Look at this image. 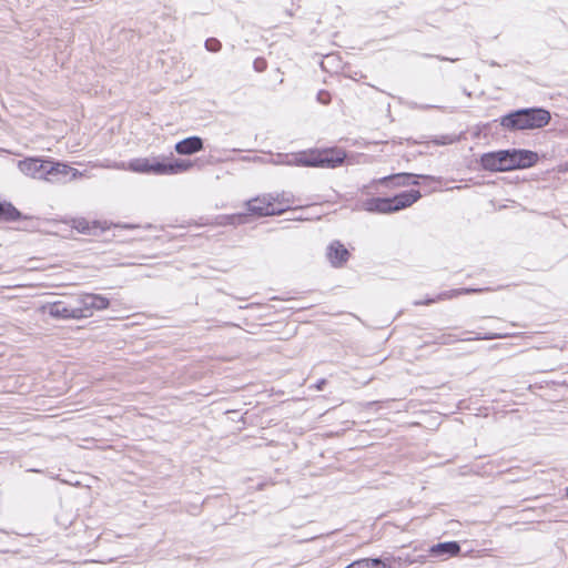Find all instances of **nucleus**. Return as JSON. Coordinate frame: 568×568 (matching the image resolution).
I'll return each mask as SVG.
<instances>
[{"instance_id": "f257e3e1", "label": "nucleus", "mask_w": 568, "mask_h": 568, "mask_svg": "<svg viewBox=\"0 0 568 568\" xmlns=\"http://www.w3.org/2000/svg\"><path fill=\"white\" fill-rule=\"evenodd\" d=\"M538 160L537 153L528 150H505L485 153L481 155L480 164L489 171H510L515 169L529 168Z\"/></svg>"}, {"instance_id": "f03ea898", "label": "nucleus", "mask_w": 568, "mask_h": 568, "mask_svg": "<svg viewBox=\"0 0 568 568\" xmlns=\"http://www.w3.org/2000/svg\"><path fill=\"white\" fill-rule=\"evenodd\" d=\"M550 113L544 109H521L501 118L500 124L508 130H532L547 125Z\"/></svg>"}, {"instance_id": "7ed1b4c3", "label": "nucleus", "mask_w": 568, "mask_h": 568, "mask_svg": "<svg viewBox=\"0 0 568 568\" xmlns=\"http://www.w3.org/2000/svg\"><path fill=\"white\" fill-rule=\"evenodd\" d=\"M346 153L339 149H328L323 151H313L310 153H300L292 156L287 161H277L276 163L287 165H302V166H321V168H336L342 164Z\"/></svg>"}, {"instance_id": "20e7f679", "label": "nucleus", "mask_w": 568, "mask_h": 568, "mask_svg": "<svg viewBox=\"0 0 568 568\" xmlns=\"http://www.w3.org/2000/svg\"><path fill=\"white\" fill-rule=\"evenodd\" d=\"M420 192L417 190H410L408 192H403L394 197H373L363 202V210L367 212H376V213H393L405 207L410 206L420 197Z\"/></svg>"}, {"instance_id": "39448f33", "label": "nucleus", "mask_w": 568, "mask_h": 568, "mask_svg": "<svg viewBox=\"0 0 568 568\" xmlns=\"http://www.w3.org/2000/svg\"><path fill=\"white\" fill-rule=\"evenodd\" d=\"M75 311L81 314V318H88L95 311H102L109 307L110 301L100 294L84 293L73 297Z\"/></svg>"}, {"instance_id": "423d86ee", "label": "nucleus", "mask_w": 568, "mask_h": 568, "mask_svg": "<svg viewBox=\"0 0 568 568\" xmlns=\"http://www.w3.org/2000/svg\"><path fill=\"white\" fill-rule=\"evenodd\" d=\"M103 168H112L118 170H130L136 173H152L163 175V172L168 171L163 168V163L151 161L149 159H134L128 164L124 162L113 164H102Z\"/></svg>"}, {"instance_id": "0eeeda50", "label": "nucleus", "mask_w": 568, "mask_h": 568, "mask_svg": "<svg viewBox=\"0 0 568 568\" xmlns=\"http://www.w3.org/2000/svg\"><path fill=\"white\" fill-rule=\"evenodd\" d=\"M41 311L48 313L53 318L59 320H81V314L75 311L73 297L69 301H57L42 305Z\"/></svg>"}, {"instance_id": "6e6552de", "label": "nucleus", "mask_w": 568, "mask_h": 568, "mask_svg": "<svg viewBox=\"0 0 568 568\" xmlns=\"http://www.w3.org/2000/svg\"><path fill=\"white\" fill-rule=\"evenodd\" d=\"M271 193L256 196L246 202L247 212L258 216L280 215L285 209L273 206Z\"/></svg>"}, {"instance_id": "1a4fd4ad", "label": "nucleus", "mask_w": 568, "mask_h": 568, "mask_svg": "<svg viewBox=\"0 0 568 568\" xmlns=\"http://www.w3.org/2000/svg\"><path fill=\"white\" fill-rule=\"evenodd\" d=\"M47 162L40 158H27L18 162V168L27 176L44 180Z\"/></svg>"}, {"instance_id": "9d476101", "label": "nucleus", "mask_w": 568, "mask_h": 568, "mask_svg": "<svg viewBox=\"0 0 568 568\" xmlns=\"http://www.w3.org/2000/svg\"><path fill=\"white\" fill-rule=\"evenodd\" d=\"M70 166L65 163L48 160L44 180L48 182H63L68 176Z\"/></svg>"}, {"instance_id": "9b49d317", "label": "nucleus", "mask_w": 568, "mask_h": 568, "mask_svg": "<svg viewBox=\"0 0 568 568\" xmlns=\"http://www.w3.org/2000/svg\"><path fill=\"white\" fill-rule=\"evenodd\" d=\"M460 551V546L456 541H446L434 545L429 549V554L434 557L448 558L457 556Z\"/></svg>"}, {"instance_id": "f8f14e48", "label": "nucleus", "mask_w": 568, "mask_h": 568, "mask_svg": "<svg viewBox=\"0 0 568 568\" xmlns=\"http://www.w3.org/2000/svg\"><path fill=\"white\" fill-rule=\"evenodd\" d=\"M203 149V141L199 136L186 138L175 144V151L182 155H190Z\"/></svg>"}, {"instance_id": "ddd939ff", "label": "nucleus", "mask_w": 568, "mask_h": 568, "mask_svg": "<svg viewBox=\"0 0 568 568\" xmlns=\"http://www.w3.org/2000/svg\"><path fill=\"white\" fill-rule=\"evenodd\" d=\"M348 257V251L343 244L335 242L328 248V258L333 265H341Z\"/></svg>"}, {"instance_id": "4468645a", "label": "nucleus", "mask_w": 568, "mask_h": 568, "mask_svg": "<svg viewBox=\"0 0 568 568\" xmlns=\"http://www.w3.org/2000/svg\"><path fill=\"white\" fill-rule=\"evenodd\" d=\"M389 562L382 560L379 558H365L352 562L346 568H389Z\"/></svg>"}, {"instance_id": "2eb2a0df", "label": "nucleus", "mask_w": 568, "mask_h": 568, "mask_svg": "<svg viewBox=\"0 0 568 568\" xmlns=\"http://www.w3.org/2000/svg\"><path fill=\"white\" fill-rule=\"evenodd\" d=\"M192 166H193V163L189 160H176L174 163H169V164L163 163V168L168 170V171L163 172V175L187 171Z\"/></svg>"}, {"instance_id": "dca6fc26", "label": "nucleus", "mask_w": 568, "mask_h": 568, "mask_svg": "<svg viewBox=\"0 0 568 568\" xmlns=\"http://www.w3.org/2000/svg\"><path fill=\"white\" fill-rule=\"evenodd\" d=\"M20 217V212L10 203L0 202V221H16Z\"/></svg>"}, {"instance_id": "f3484780", "label": "nucleus", "mask_w": 568, "mask_h": 568, "mask_svg": "<svg viewBox=\"0 0 568 568\" xmlns=\"http://www.w3.org/2000/svg\"><path fill=\"white\" fill-rule=\"evenodd\" d=\"M271 196L273 197V206L276 207V205L282 206L281 209H288L290 205L293 203L292 195L287 192H281V193H271Z\"/></svg>"}, {"instance_id": "a211bd4d", "label": "nucleus", "mask_w": 568, "mask_h": 568, "mask_svg": "<svg viewBox=\"0 0 568 568\" xmlns=\"http://www.w3.org/2000/svg\"><path fill=\"white\" fill-rule=\"evenodd\" d=\"M73 227L78 230L80 233L91 234L92 231L98 227V223L93 222L91 224L85 219H75L73 221Z\"/></svg>"}, {"instance_id": "6ab92c4d", "label": "nucleus", "mask_w": 568, "mask_h": 568, "mask_svg": "<svg viewBox=\"0 0 568 568\" xmlns=\"http://www.w3.org/2000/svg\"><path fill=\"white\" fill-rule=\"evenodd\" d=\"M471 292H477V290H473V288L453 290V291L439 294L437 296L436 301L448 300V298H452L454 296H457V295H460V294H469ZM433 302H435V300H427L426 302H424V304H430Z\"/></svg>"}, {"instance_id": "aec40b11", "label": "nucleus", "mask_w": 568, "mask_h": 568, "mask_svg": "<svg viewBox=\"0 0 568 568\" xmlns=\"http://www.w3.org/2000/svg\"><path fill=\"white\" fill-rule=\"evenodd\" d=\"M413 174H409V173H399V174H394V175H389V176H385L383 179L379 180L381 183H385L389 180H396L397 181V185H407L408 182L407 180L409 178H412Z\"/></svg>"}, {"instance_id": "412c9836", "label": "nucleus", "mask_w": 568, "mask_h": 568, "mask_svg": "<svg viewBox=\"0 0 568 568\" xmlns=\"http://www.w3.org/2000/svg\"><path fill=\"white\" fill-rule=\"evenodd\" d=\"M205 48L209 51L216 52V51H219L221 49V43L216 39H213V38L212 39H207L205 41Z\"/></svg>"}, {"instance_id": "4be33fe9", "label": "nucleus", "mask_w": 568, "mask_h": 568, "mask_svg": "<svg viewBox=\"0 0 568 568\" xmlns=\"http://www.w3.org/2000/svg\"><path fill=\"white\" fill-rule=\"evenodd\" d=\"M242 217H243V214H234V215L224 216L223 219L225 221L220 222V224H235V223L240 222V220Z\"/></svg>"}, {"instance_id": "5701e85b", "label": "nucleus", "mask_w": 568, "mask_h": 568, "mask_svg": "<svg viewBox=\"0 0 568 568\" xmlns=\"http://www.w3.org/2000/svg\"><path fill=\"white\" fill-rule=\"evenodd\" d=\"M506 336H507L506 334H501V333H489V334H486V335H483V336L481 335H477L473 339H494V338H504Z\"/></svg>"}, {"instance_id": "b1692460", "label": "nucleus", "mask_w": 568, "mask_h": 568, "mask_svg": "<svg viewBox=\"0 0 568 568\" xmlns=\"http://www.w3.org/2000/svg\"><path fill=\"white\" fill-rule=\"evenodd\" d=\"M83 175H84L83 172H80L77 169H73L71 166H70V171H68V176H70L69 180H71V181L72 180H77V179H79V178H81Z\"/></svg>"}, {"instance_id": "393cba45", "label": "nucleus", "mask_w": 568, "mask_h": 568, "mask_svg": "<svg viewBox=\"0 0 568 568\" xmlns=\"http://www.w3.org/2000/svg\"><path fill=\"white\" fill-rule=\"evenodd\" d=\"M329 94L324 91H321L317 95V100L323 104H327L329 102Z\"/></svg>"}, {"instance_id": "a878e982", "label": "nucleus", "mask_w": 568, "mask_h": 568, "mask_svg": "<svg viewBox=\"0 0 568 568\" xmlns=\"http://www.w3.org/2000/svg\"><path fill=\"white\" fill-rule=\"evenodd\" d=\"M325 383H326V382H325V379H322V381L316 385L317 389H322V388H323V385H324Z\"/></svg>"}, {"instance_id": "bb28decb", "label": "nucleus", "mask_w": 568, "mask_h": 568, "mask_svg": "<svg viewBox=\"0 0 568 568\" xmlns=\"http://www.w3.org/2000/svg\"><path fill=\"white\" fill-rule=\"evenodd\" d=\"M417 178H424V179H429V176L427 175H416Z\"/></svg>"}, {"instance_id": "cd10ccee", "label": "nucleus", "mask_w": 568, "mask_h": 568, "mask_svg": "<svg viewBox=\"0 0 568 568\" xmlns=\"http://www.w3.org/2000/svg\"><path fill=\"white\" fill-rule=\"evenodd\" d=\"M412 184H414V185H418V181H417V180H414V181L412 182Z\"/></svg>"}, {"instance_id": "c85d7f7f", "label": "nucleus", "mask_w": 568, "mask_h": 568, "mask_svg": "<svg viewBox=\"0 0 568 568\" xmlns=\"http://www.w3.org/2000/svg\"><path fill=\"white\" fill-rule=\"evenodd\" d=\"M442 344H448L449 342L446 339L440 341Z\"/></svg>"}, {"instance_id": "c756f323", "label": "nucleus", "mask_w": 568, "mask_h": 568, "mask_svg": "<svg viewBox=\"0 0 568 568\" xmlns=\"http://www.w3.org/2000/svg\"><path fill=\"white\" fill-rule=\"evenodd\" d=\"M567 496H568V487H567Z\"/></svg>"}]
</instances>
